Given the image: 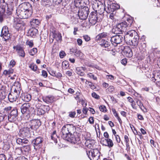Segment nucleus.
<instances>
[{"mask_svg": "<svg viewBox=\"0 0 160 160\" xmlns=\"http://www.w3.org/2000/svg\"><path fill=\"white\" fill-rule=\"evenodd\" d=\"M20 93L11 91V92L8 94V96L9 100L11 102L16 101L19 97Z\"/></svg>", "mask_w": 160, "mask_h": 160, "instance_id": "obj_9", "label": "nucleus"}, {"mask_svg": "<svg viewBox=\"0 0 160 160\" xmlns=\"http://www.w3.org/2000/svg\"><path fill=\"white\" fill-rule=\"evenodd\" d=\"M37 52V50L36 48H33L29 51L30 55L31 56H33Z\"/></svg>", "mask_w": 160, "mask_h": 160, "instance_id": "obj_41", "label": "nucleus"}, {"mask_svg": "<svg viewBox=\"0 0 160 160\" xmlns=\"http://www.w3.org/2000/svg\"><path fill=\"white\" fill-rule=\"evenodd\" d=\"M88 109L87 108H82V112L83 113L85 114H87Z\"/></svg>", "mask_w": 160, "mask_h": 160, "instance_id": "obj_63", "label": "nucleus"}, {"mask_svg": "<svg viewBox=\"0 0 160 160\" xmlns=\"http://www.w3.org/2000/svg\"><path fill=\"white\" fill-rule=\"evenodd\" d=\"M101 142L103 145L108 146L109 148L112 147L113 146L112 140L109 138L105 139L102 138V139Z\"/></svg>", "mask_w": 160, "mask_h": 160, "instance_id": "obj_18", "label": "nucleus"}, {"mask_svg": "<svg viewBox=\"0 0 160 160\" xmlns=\"http://www.w3.org/2000/svg\"><path fill=\"white\" fill-rule=\"evenodd\" d=\"M123 53L125 56L128 58H131L133 55L132 51L130 47H126L123 50Z\"/></svg>", "mask_w": 160, "mask_h": 160, "instance_id": "obj_24", "label": "nucleus"}, {"mask_svg": "<svg viewBox=\"0 0 160 160\" xmlns=\"http://www.w3.org/2000/svg\"><path fill=\"white\" fill-rule=\"evenodd\" d=\"M12 107L11 106H9L4 108V112L9 113L10 111L12 109Z\"/></svg>", "mask_w": 160, "mask_h": 160, "instance_id": "obj_50", "label": "nucleus"}, {"mask_svg": "<svg viewBox=\"0 0 160 160\" xmlns=\"http://www.w3.org/2000/svg\"><path fill=\"white\" fill-rule=\"evenodd\" d=\"M3 37V39L6 41L8 40L10 36V34L7 27H4L2 28L1 35Z\"/></svg>", "mask_w": 160, "mask_h": 160, "instance_id": "obj_11", "label": "nucleus"}, {"mask_svg": "<svg viewBox=\"0 0 160 160\" xmlns=\"http://www.w3.org/2000/svg\"><path fill=\"white\" fill-rule=\"evenodd\" d=\"M24 26V24L22 21L17 19L15 20L14 27L17 30H21L23 28Z\"/></svg>", "mask_w": 160, "mask_h": 160, "instance_id": "obj_17", "label": "nucleus"}, {"mask_svg": "<svg viewBox=\"0 0 160 160\" xmlns=\"http://www.w3.org/2000/svg\"><path fill=\"white\" fill-rule=\"evenodd\" d=\"M44 102L47 103H52L55 100L54 97L52 96H48L42 98Z\"/></svg>", "mask_w": 160, "mask_h": 160, "instance_id": "obj_28", "label": "nucleus"}, {"mask_svg": "<svg viewBox=\"0 0 160 160\" xmlns=\"http://www.w3.org/2000/svg\"><path fill=\"white\" fill-rule=\"evenodd\" d=\"M82 54V53L80 50H78L77 49L75 53L74 54V55L77 57H80L81 56Z\"/></svg>", "mask_w": 160, "mask_h": 160, "instance_id": "obj_48", "label": "nucleus"}, {"mask_svg": "<svg viewBox=\"0 0 160 160\" xmlns=\"http://www.w3.org/2000/svg\"><path fill=\"white\" fill-rule=\"evenodd\" d=\"M52 37L53 38H55L57 41H61L62 40V36L60 33L59 32L53 33Z\"/></svg>", "mask_w": 160, "mask_h": 160, "instance_id": "obj_32", "label": "nucleus"}, {"mask_svg": "<svg viewBox=\"0 0 160 160\" xmlns=\"http://www.w3.org/2000/svg\"><path fill=\"white\" fill-rule=\"evenodd\" d=\"M22 148L23 150L26 152H28L31 150L30 147L28 145L23 146Z\"/></svg>", "mask_w": 160, "mask_h": 160, "instance_id": "obj_46", "label": "nucleus"}, {"mask_svg": "<svg viewBox=\"0 0 160 160\" xmlns=\"http://www.w3.org/2000/svg\"><path fill=\"white\" fill-rule=\"evenodd\" d=\"M108 91L110 92H112L114 90V88L113 86H110L108 88Z\"/></svg>", "mask_w": 160, "mask_h": 160, "instance_id": "obj_57", "label": "nucleus"}, {"mask_svg": "<svg viewBox=\"0 0 160 160\" xmlns=\"http://www.w3.org/2000/svg\"><path fill=\"white\" fill-rule=\"evenodd\" d=\"M111 38L109 34L106 32H103L100 33L97 35L95 38V40L98 41L102 38H107L108 40H109Z\"/></svg>", "mask_w": 160, "mask_h": 160, "instance_id": "obj_20", "label": "nucleus"}, {"mask_svg": "<svg viewBox=\"0 0 160 160\" xmlns=\"http://www.w3.org/2000/svg\"><path fill=\"white\" fill-rule=\"evenodd\" d=\"M42 138L40 137H38L34 139L32 141V143L34 145V149H36V147L38 146H39V144L42 143Z\"/></svg>", "mask_w": 160, "mask_h": 160, "instance_id": "obj_27", "label": "nucleus"}, {"mask_svg": "<svg viewBox=\"0 0 160 160\" xmlns=\"http://www.w3.org/2000/svg\"><path fill=\"white\" fill-rule=\"evenodd\" d=\"M82 2H84L83 0H75V6L77 7H79V4H80Z\"/></svg>", "mask_w": 160, "mask_h": 160, "instance_id": "obj_47", "label": "nucleus"}, {"mask_svg": "<svg viewBox=\"0 0 160 160\" xmlns=\"http://www.w3.org/2000/svg\"><path fill=\"white\" fill-rule=\"evenodd\" d=\"M56 137V131H54L52 133L51 135V138L52 140H54Z\"/></svg>", "mask_w": 160, "mask_h": 160, "instance_id": "obj_51", "label": "nucleus"}, {"mask_svg": "<svg viewBox=\"0 0 160 160\" xmlns=\"http://www.w3.org/2000/svg\"><path fill=\"white\" fill-rule=\"evenodd\" d=\"M87 155L91 160H98L100 156V153L98 149H94L87 151Z\"/></svg>", "mask_w": 160, "mask_h": 160, "instance_id": "obj_4", "label": "nucleus"}, {"mask_svg": "<svg viewBox=\"0 0 160 160\" xmlns=\"http://www.w3.org/2000/svg\"><path fill=\"white\" fill-rule=\"evenodd\" d=\"M74 128V127L71 125H64L62 128L61 136L64 139H67L72 143L79 144L81 142L79 138L76 133V135L72 134Z\"/></svg>", "mask_w": 160, "mask_h": 160, "instance_id": "obj_1", "label": "nucleus"}, {"mask_svg": "<svg viewBox=\"0 0 160 160\" xmlns=\"http://www.w3.org/2000/svg\"><path fill=\"white\" fill-rule=\"evenodd\" d=\"M89 10L87 7H84L79 10L78 15L81 19L85 20L87 18L89 13Z\"/></svg>", "mask_w": 160, "mask_h": 160, "instance_id": "obj_5", "label": "nucleus"}, {"mask_svg": "<svg viewBox=\"0 0 160 160\" xmlns=\"http://www.w3.org/2000/svg\"><path fill=\"white\" fill-rule=\"evenodd\" d=\"M66 55V54L64 51H61L59 53V56L61 58H63Z\"/></svg>", "mask_w": 160, "mask_h": 160, "instance_id": "obj_52", "label": "nucleus"}, {"mask_svg": "<svg viewBox=\"0 0 160 160\" xmlns=\"http://www.w3.org/2000/svg\"><path fill=\"white\" fill-rule=\"evenodd\" d=\"M132 22V20H127V22H124L118 24L113 27L112 32L116 34H121L122 32H126Z\"/></svg>", "mask_w": 160, "mask_h": 160, "instance_id": "obj_2", "label": "nucleus"}, {"mask_svg": "<svg viewBox=\"0 0 160 160\" xmlns=\"http://www.w3.org/2000/svg\"><path fill=\"white\" fill-rule=\"evenodd\" d=\"M77 44L79 46H81L82 44V41L81 39L78 38L77 40Z\"/></svg>", "mask_w": 160, "mask_h": 160, "instance_id": "obj_58", "label": "nucleus"}, {"mask_svg": "<svg viewBox=\"0 0 160 160\" xmlns=\"http://www.w3.org/2000/svg\"><path fill=\"white\" fill-rule=\"evenodd\" d=\"M30 104L29 103H25L21 107V112L23 114H28L30 112Z\"/></svg>", "mask_w": 160, "mask_h": 160, "instance_id": "obj_10", "label": "nucleus"}, {"mask_svg": "<svg viewBox=\"0 0 160 160\" xmlns=\"http://www.w3.org/2000/svg\"><path fill=\"white\" fill-rule=\"evenodd\" d=\"M38 30L37 29L32 28L28 31V36L34 38L38 34Z\"/></svg>", "mask_w": 160, "mask_h": 160, "instance_id": "obj_26", "label": "nucleus"}, {"mask_svg": "<svg viewBox=\"0 0 160 160\" xmlns=\"http://www.w3.org/2000/svg\"><path fill=\"white\" fill-rule=\"evenodd\" d=\"M7 94L6 87L0 83V99H4Z\"/></svg>", "mask_w": 160, "mask_h": 160, "instance_id": "obj_13", "label": "nucleus"}, {"mask_svg": "<svg viewBox=\"0 0 160 160\" xmlns=\"http://www.w3.org/2000/svg\"><path fill=\"white\" fill-rule=\"evenodd\" d=\"M76 114V112H71L69 113V116L72 118H73L75 117V116Z\"/></svg>", "mask_w": 160, "mask_h": 160, "instance_id": "obj_55", "label": "nucleus"}, {"mask_svg": "<svg viewBox=\"0 0 160 160\" xmlns=\"http://www.w3.org/2000/svg\"><path fill=\"white\" fill-rule=\"evenodd\" d=\"M87 76L91 78H92L94 80H96L97 79L96 77L92 73H89L87 74Z\"/></svg>", "mask_w": 160, "mask_h": 160, "instance_id": "obj_49", "label": "nucleus"}, {"mask_svg": "<svg viewBox=\"0 0 160 160\" xmlns=\"http://www.w3.org/2000/svg\"><path fill=\"white\" fill-rule=\"evenodd\" d=\"M21 90V85L18 82H15L11 88V91L20 93Z\"/></svg>", "mask_w": 160, "mask_h": 160, "instance_id": "obj_16", "label": "nucleus"}, {"mask_svg": "<svg viewBox=\"0 0 160 160\" xmlns=\"http://www.w3.org/2000/svg\"><path fill=\"white\" fill-rule=\"evenodd\" d=\"M48 74L46 71L45 70H42V75L45 78L47 77Z\"/></svg>", "mask_w": 160, "mask_h": 160, "instance_id": "obj_62", "label": "nucleus"}, {"mask_svg": "<svg viewBox=\"0 0 160 160\" xmlns=\"http://www.w3.org/2000/svg\"><path fill=\"white\" fill-rule=\"evenodd\" d=\"M83 38L86 42H88L90 40V38L88 35H85L83 36Z\"/></svg>", "mask_w": 160, "mask_h": 160, "instance_id": "obj_54", "label": "nucleus"}, {"mask_svg": "<svg viewBox=\"0 0 160 160\" xmlns=\"http://www.w3.org/2000/svg\"><path fill=\"white\" fill-rule=\"evenodd\" d=\"M29 67L32 70L34 71H36L38 68L37 66L33 63L31 64L30 65H29Z\"/></svg>", "mask_w": 160, "mask_h": 160, "instance_id": "obj_42", "label": "nucleus"}, {"mask_svg": "<svg viewBox=\"0 0 160 160\" xmlns=\"http://www.w3.org/2000/svg\"><path fill=\"white\" fill-rule=\"evenodd\" d=\"M62 66L63 69H67L69 67L68 62L67 61H63L62 63Z\"/></svg>", "mask_w": 160, "mask_h": 160, "instance_id": "obj_39", "label": "nucleus"}, {"mask_svg": "<svg viewBox=\"0 0 160 160\" xmlns=\"http://www.w3.org/2000/svg\"><path fill=\"white\" fill-rule=\"evenodd\" d=\"M28 142V141L26 138H18L16 140V142L18 144H21L22 146H24V144H27Z\"/></svg>", "mask_w": 160, "mask_h": 160, "instance_id": "obj_29", "label": "nucleus"}, {"mask_svg": "<svg viewBox=\"0 0 160 160\" xmlns=\"http://www.w3.org/2000/svg\"><path fill=\"white\" fill-rule=\"evenodd\" d=\"M16 64L15 62L13 60H12L10 62L9 65L10 67H13Z\"/></svg>", "mask_w": 160, "mask_h": 160, "instance_id": "obj_56", "label": "nucleus"}, {"mask_svg": "<svg viewBox=\"0 0 160 160\" xmlns=\"http://www.w3.org/2000/svg\"><path fill=\"white\" fill-rule=\"evenodd\" d=\"M76 72L77 74L81 76H83L84 74V73L82 71L81 67H77L76 69Z\"/></svg>", "mask_w": 160, "mask_h": 160, "instance_id": "obj_35", "label": "nucleus"}, {"mask_svg": "<svg viewBox=\"0 0 160 160\" xmlns=\"http://www.w3.org/2000/svg\"><path fill=\"white\" fill-rule=\"evenodd\" d=\"M18 116V110L16 108H14L8 116V119L10 122L15 121Z\"/></svg>", "mask_w": 160, "mask_h": 160, "instance_id": "obj_8", "label": "nucleus"}, {"mask_svg": "<svg viewBox=\"0 0 160 160\" xmlns=\"http://www.w3.org/2000/svg\"><path fill=\"white\" fill-rule=\"evenodd\" d=\"M30 128L29 125L27 127H24L20 130V134L23 137H28L30 133Z\"/></svg>", "mask_w": 160, "mask_h": 160, "instance_id": "obj_14", "label": "nucleus"}, {"mask_svg": "<svg viewBox=\"0 0 160 160\" xmlns=\"http://www.w3.org/2000/svg\"><path fill=\"white\" fill-rule=\"evenodd\" d=\"M26 44L31 47H32L33 45V43L31 41H27L26 42Z\"/></svg>", "mask_w": 160, "mask_h": 160, "instance_id": "obj_60", "label": "nucleus"}, {"mask_svg": "<svg viewBox=\"0 0 160 160\" xmlns=\"http://www.w3.org/2000/svg\"><path fill=\"white\" fill-rule=\"evenodd\" d=\"M20 98L23 101L28 102L31 99V96L27 93H23L21 95Z\"/></svg>", "mask_w": 160, "mask_h": 160, "instance_id": "obj_25", "label": "nucleus"}, {"mask_svg": "<svg viewBox=\"0 0 160 160\" xmlns=\"http://www.w3.org/2000/svg\"><path fill=\"white\" fill-rule=\"evenodd\" d=\"M62 0H53V5L55 6L60 4Z\"/></svg>", "mask_w": 160, "mask_h": 160, "instance_id": "obj_44", "label": "nucleus"}, {"mask_svg": "<svg viewBox=\"0 0 160 160\" xmlns=\"http://www.w3.org/2000/svg\"><path fill=\"white\" fill-rule=\"evenodd\" d=\"M136 102L137 105L142 110H143V108H144L143 105L142 103L138 99H136Z\"/></svg>", "mask_w": 160, "mask_h": 160, "instance_id": "obj_40", "label": "nucleus"}, {"mask_svg": "<svg viewBox=\"0 0 160 160\" xmlns=\"http://www.w3.org/2000/svg\"><path fill=\"white\" fill-rule=\"evenodd\" d=\"M5 156L3 154H0V160H6Z\"/></svg>", "mask_w": 160, "mask_h": 160, "instance_id": "obj_64", "label": "nucleus"}, {"mask_svg": "<svg viewBox=\"0 0 160 160\" xmlns=\"http://www.w3.org/2000/svg\"><path fill=\"white\" fill-rule=\"evenodd\" d=\"M110 38L112 43L115 46L118 44L120 43L124 40V38H123L122 36L120 35L111 37Z\"/></svg>", "mask_w": 160, "mask_h": 160, "instance_id": "obj_7", "label": "nucleus"}, {"mask_svg": "<svg viewBox=\"0 0 160 160\" xmlns=\"http://www.w3.org/2000/svg\"><path fill=\"white\" fill-rule=\"evenodd\" d=\"M127 99L128 102L131 103V105L133 108L136 109L135 102L133 99L130 97L127 98Z\"/></svg>", "mask_w": 160, "mask_h": 160, "instance_id": "obj_36", "label": "nucleus"}, {"mask_svg": "<svg viewBox=\"0 0 160 160\" xmlns=\"http://www.w3.org/2000/svg\"><path fill=\"white\" fill-rule=\"evenodd\" d=\"M40 102V100L39 99H38V101L36 100L35 101L34 105L35 106V107L34 108L35 110L41 108H43L44 109H46L48 111L49 109V108L47 106L42 105Z\"/></svg>", "mask_w": 160, "mask_h": 160, "instance_id": "obj_22", "label": "nucleus"}, {"mask_svg": "<svg viewBox=\"0 0 160 160\" xmlns=\"http://www.w3.org/2000/svg\"><path fill=\"white\" fill-rule=\"evenodd\" d=\"M92 96L93 98L96 99H98L99 98V96L95 92L92 93Z\"/></svg>", "mask_w": 160, "mask_h": 160, "instance_id": "obj_53", "label": "nucleus"}, {"mask_svg": "<svg viewBox=\"0 0 160 160\" xmlns=\"http://www.w3.org/2000/svg\"><path fill=\"white\" fill-rule=\"evenodd\" d=\"M125 141L126 143V145L127 148L129 147V140L128 136L125 135L124 137Z\"/></svg>", "mask_w": 160, "mask_h": 160, "instance_id": "obj_43", "label": "nucleus"}, {"mask_svg": "<svg viewBox=\"0 0 160 160\" xmlns=\"http://www.w3.org/2000/svg\"><path fill=\"white\" fill-rule=\"evenodd\" d=\"M13 48L16 50L19 56L23 58L25 57V53L22 47L19 45H17L14 46Z\"/></svg>", "mask_w": 160, "mask_h": 160, "instance_id": "obj_21", "label": "nucleus"}, {"mask_svg": "<svg viewBox=\"0 0 160 160\" xmlns=\"http://www.w3.org/2000/svg\"><path fill=\"white\" fill-rule=\"evenodd\" d=\"M31 125H29V126L31 129L34 130H36L41 125L39 121L38 120H33L32 122Z\"/></svg>", "mask_w": 160, "mask_h": 160, "instance_id": "obj_23", "label": "nucleus"}, {"mask_svg": "<svg viewBox=\"0 0 160 160\" xmlns=\"http://www.w3.org/2000/svg\"><path fill=\"white\" fill-rule=\"evenodd\" d=\"M139 38L138 35H136L132 39L131 38L128 39V40H126L125 41L127 43L130 45L133 46H137Z\"/></svg>", "mask_w": 160, "mask_h": 160, "instance_id": "obj_15", "label": "nucleus"}, {"mask_svg": "<svg viewBox=\"0 0 160 160\" xmlns=\"http://www.w3.org/2000/svg\"><path fill=\"white\" fill-rule=\"evenodd\" d=\"M81 102L83 107H85L87 105V103L85 102V101L83 100V98L81 99V100H80V102Z\"/></svg>", "mask_w": 160, "mask_h": 160, "instance_id": "obj_59", "label": "nucleus"}, {"mask_svg": "<svg viewBox=\"0 0 160 160\" xmlns=\"http://www.w3.org/2000/svg\"><path fill=\"white\" fill-rule=\"evenodd\" d=\"M75 96L74 98L75 99L77 100L78 103L80 102V100L82 98V96L80 92H76Z\"/></svg>", "mask_w": 160, "mask_h": 160, "instance_id": "obj_31", "label": "nucleus"}, {"mask_svg": "<svg viewBox=\"0 0 160 160\" xmlns=\"http://www.w3.org/2000/svg\"><path fill=\"white\" fill-rule=\"evenodd\" d=\"M43 108H40L36 109L35 112L37 113V114L38 115H42L44 114L46 111L43 109Z\"/></svg>", "mask_w": 160, "mask_h": 160, "instance_id": "obj_33", "label": "nucleus"}, {"mask_svg": "<svg viewBox=\"0 0 160 160\" xmlns=\"http://www.w3.org/2000/svg\"><path fill=\"white\" fill-rule=\"evenodd\" d=\"M39 23L40 22L39 21L36 19H33L30 22V24L32 27V28H33L37 27Z\"/></svg>", "mask_w": 160, "mask_h": 160, "instance_id": "obj_30", "label": "nucleus"}, {"mask_svg": "<svg viewBox=\"0 0 160 160\" xmlns=\"http://www.w3.org/2000/svg\"><path fill=\"white\" fill-rule=\"evenodd\" d=\"M12 124L11 123V122L7 123L4 126V128H5L8 130H10L11 131H12Z\"/></svg>", "mask_w": 160, "mask_h": 160, "instance_id": "obj_37", "label": "nucleus"}, {"mask_svg": "<svg viewBox=\"0 0 160 160\" xmlns=\"http://www.w3.org/2000/svg\"><path fill=\"white\" fill-rule=\"evenodd\" d=\"M136 35H138L136 32L134 30H132L126 32L124 37V40L125 41L128 40V39L131 38L133 35L135 36Z\"/></svg>", "mask_w": 160, "mask_h": 160, "instance_id": "obj_19", "label": "nucleus"}, {"mask_svg": "<svg viewBox=\"0 0 160 160\" xmlns=\"http://www.w3.org/2000/svg\"><path fill=\"white\" fill-rule=\"evenodd\" d=\"M99 16L100 14L98 13L97 12H92L90 13L89 18V21L92 25H94L100 20H99Z\"/></svg>", "mask_w": 160, "mask_h": 160, "instance_id": "obj_6", "label": "nucleus"}, {"mask_svg": "<svg viewBox=\"0 0 160 160\" xmlns=\"http://www.w3.org/2000/svg\"><path fill=\"white\" fill-rule=\"evenodd\" d=\"M89 122L91 124H93L94 123V119L93 117H90L88 119Z\"/></svg>", "mask_w": 160, "mask_h": 160, "instance_id": "obj_61", "label": "nucleus"}, {"mask_svg": "<svg viewBox=\"0 0 160 160\" xmlns=\"http://www.w3.org/2000/svg\"><path fill=\"white\" fill-rule=\"evenodd\" d=\"M152 79L155 82L157 86L160 87V77H157L156 78L155 77H152Z\"/></svg>", "mask_w": 160, "mask_h": 160, "instance_id": "obj_38", "label": "nucleus"}, {"mask_svg": "<svg viewBox=\"0 0 160 160\" xmlns=\"http://www.w3.org/2000/svg\"><path fill=\"white\" fill-rule=\"evenodd\" d=\"M99 108L100 111L103 112H105L107 111L106 107L103 105H102L99 106Z\"/></svg>", "mask_w": 160, "mask_h": 160, "instance_id": "obj_45", "label": "nucleus"}, {"mask_svg": "<svg viewBox=\"0 0 160 160\" xmlns=\"http://www.w3.org/2000/svg\"><path fill=\"white\" fill-rule=\"evenodd\" d=\"M32 12H28L18 7L16 10V14L18 17L22 19H26L30 17Z\"/></svg>", "mask_w": 160, "mask_h": 160, "instance_id": "obj_3", "label": "nucleus"}, {"mask_svg": "<svg viewBox=\"0 0 160 160\" xmlns=\"http://www.w3.org/2000/svg\"><path fill=\"white\" fill-rule=\"evenodd\" d=\"M28 12H32V7L31 4L29 3L24 2L21 4L18 7Z\"/></svg>", "mask_w": 160, "mask_h": 160, "instance_id": "obj_12", "label": "nucleus"}, {"mask_svg": "<svg viewBox=\"0 0 160 160\" xmlns=\"http://www.w3.org/2000/svg\"><path fill=\"white\" fill-rule=\"evenodd\" d=\"M100 45L102 47L104 48H108L110 45V44L109 42H108L107 41L103 39H102L101 40Z\"/></svg>", "mask_w": 160, "mask_h": 160, "instance_id": "obj_34", "label": "nucleus"}]
</instances>
